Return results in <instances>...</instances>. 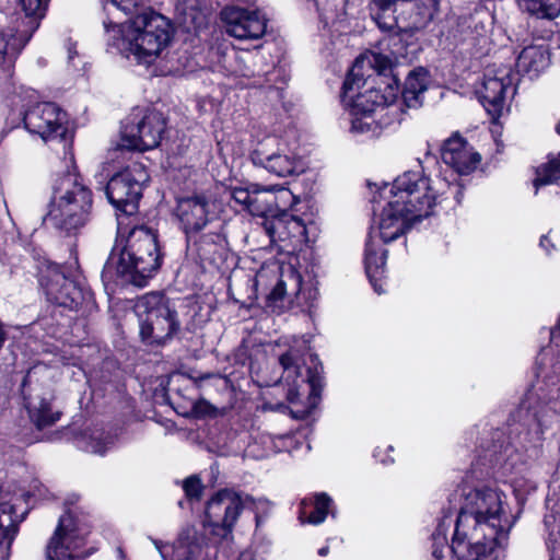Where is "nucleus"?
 Returning <instances> with one entry per match:
<instances>
[{"label":"nucleus","instance_id":"obj_1","mask_svg":"<svg viewBox=\"0 0 560 560\" xmlns=\"http://www.w3.org/2000/svg\"><path fill=\"white\" fill-rule=\"evenodd\" d=\"M454 192L460 202L462 190L458 185L443 179L432 180L419 171H408L399 175L392 184L382 188L387 199L377 226L380 238L389 243L404 235L412 223L429 217L439 199L446 190Z\"/></svg>","mask_w":560,"mask_h":560},{"label":"nucleus","instance_id":"obj_2","mask_svg":"<svg viewBox=\"0 0 560 560\" xmlns=\"http://www.w3.org/2000/svg\"><path fill=\"white\" fill-rule=\"evenodd\" d=\"M463 503L455 524L451 546L457 560H481L493 550L505 520V495L497 488L470 489L460 494Z\"/></svg>","mask_w":560,"mask_h":560},{"label":"nucleus","instance_id":"obj_3","mask_svg":"<svg viewBox=\"0 0 560 560\" xmlns=\"http://www.w3.org/2000/svg\"><path fill=\"white\" fill-rule=\"evenodd\" d=\"M108 43L117 51L137 63H153L168 47L172 25L167 19L155 12H143L125 23L112 19L104 21Z\"/></svg>","mask_w":560,"mask_h":560},{"label":"nucleus","instance_id":"obj_4","mask_svg":"<svg viewBox=\"0 0 560 560\" xmlns=\"http://www.w3.org/2000/svg\"><path fill=\"white\" fill-rule=\"evenodd\" d=\"M162 256L155 233L145 226L133 228L122 246L113 248L104 265L105 281L120 279L124 283L144 287L160 269Z\"/></svg>","mask_w":560,"mask_h":560},{"label":"nucleus","instance_id":"obj_5","mask_svg":"<svg viewBox=\"0 0 560 560\" xmlns=\"http://www.w3.org/2000/svg\"><path fill=\"white\" fill-rule=\"evenodd\" d=\"M72 170L57 176L52 185V197L44 223L47 226L75 233L92 219L93 194L77 173L73 155L70 153Z\"/></svg>","mask_w":560,"mask_h":560},{"label":"nucleus","instance_id":"obj_6","mask_svg":"<svg viewBox=\"0 0 560 560\" xmlns=\"http://www.w3.org/2000/svg\"><path fill=\"white\" fill-rule=\"evenodd\" d=\"M358 62L347 75L342 86V102L350 107L351 128L353 135H366L375 137L381 130L390 125L388 107L398 96V82L394 79L395 88L388 83V93L381 94L376 89H369L354 95L364 82L355 72Z\"/></svg>","mask_w":560,"mask_h":560},{"label":"nucleus","instance_id":"obj_7","mask_svg":"<svg viewBox=\"0 0 560 560\" xmlns=\"http://www.w3.org/2000/svg\"><path fill=\"white\" fill-rule=\"evenodd\" d=\"M560 381L553 378L535 386L526 394L518 409L525 431L518 436L525 448L541 447L544 434L557 421V404L560 401Z\"/></svg>","mask_w":560,"mask_h":560},{"label":"nucleus","instance_id":"obj_8","mask_svg":"<svg viewBox=\"0 0 560 560\" xmlns=\"http://www.w3.org/2000/svg\"><path fill=\"white\" fill-rule=\"evenodd\" d=\"M135 312L139 320L140 337L148 343H163L179 329L176 311L161 293H149L139 298Z\"/></svg>","mask_w":560,"mask_h":560},{"label":"nucleus","instance_id":"obj_9","mask_svg":"<svg viewBox=\"0 0 560 560\" xmlns=\"http://www.w3.org/2000/svg\"><path fill=\"white\" fill-rule=\"evenodd\" d=\"M253 499L233 489H221L206 504L203 527L212 536L226 538Z\"/></svg>","mask_w":560,"mask_h":560},{"label":"nucleus","instance_id":"obj_10","mask_svg":"<svg viewBox=\"0 0 560 560\" xmlns=\"http://www.w3.org/2000/svg\"><path fill=\"white\" fill-rule=\"evenodd\" d=\"M255 287L257 290L266 291V307L273 313L283 310L289 290L298 299L304 295L302 277L292 266L260 268L255 277Z\"/></svg>","mask_w":560,"mask_h":560},{"label":"nucleus","instance_id":"obj_11","mask_svg":"<svg viewBox=\"0 0 560 560\" xmlns=\"http://www.w3.org/2000/svg\"><path fill=\"white\" fill-rule=\"evenodd\" d=\"M24 126L28 132L38 135L44 141L57 140L63 142L65 150L71 145L68 116L57 104L50 102L37 103L24 114Z\"/></svg>","mask_w":560,"mask_h":560},{"label":"nucleus","instance_id":"obj_12","mask_svg":"<svg viewBox=\"0 0 560 560\" xmlns=\"http://www.w3.org/2000/svg\"><path fill=\"white\" fill-rule=\"evenodd\" d=\"M164 130L165 119L160 112L132 113L122 126L120 145L128 150H152L160 144Z\"/></svg>","mask_w":560,"mask_h":560},{"label":"nucleus","instance_id":"obj_13","mask_svg":"<svg viewBox=\"0 0 560 560\" xmlns=\"http://www.w3.org/2000/svg\"><path fill=\"white\" fill-rule=\"evenodd\" d=\"M149 180V174L141 164H132L114 175L106 187V196L117 209L132 213L142 195V187Z\"/></svg>","mask_w":560,"mask_h":560},{"label":"nucleus","instance_id":"obj_14","mask_svg":"<svg viewBox=\"0 0 560 560\" xmlns=\"http://www.w3.org/2000/svg\"><path fill=\"white\" fill-rule=\"evenodd\" d=\"M175 215L186 238H192L196 233L220 221L217 202L205 195L178 199Z\"/></svg>","mask_w":560,"mask_h":560},{"label":"nucleus","instance_id":"obj_15","mask_svg":"<svg viewBox=\"0 0 560 560\" xmlns=\"http://www.w3.org/2000/svg\"><path fill=\"white\" fill-rule=\"evenodd\" d=\"M88 528L67 512L59 518L46 555L48 560H77V551L84 545Z\"/></svg>","mask_w":560,"mask_h":560},{"label":"nucleus","instance_id":"obj_16","mask_svg":"<svg viewBox=\"0 0 560 560\" xmlns=\"http://www.w3.org/2000/svg\"><path fill=\"white\" fill-rule=\"evenodd\" d=\"M253 163L279 177L291 176L303 171L300 158L287 147H280L278 140L268 137L250 154Z\"/></svg>","mask_w":560,"mask_h":560},{"label":"nucleus","instance_id":"obj_17","mask_svg":"<svg viewBox=\"0 0 560 560\" xmlns=\"http://www.w3.org/2000/svg\"><path fill=\"white\" fill-rule=\"evenodd\" d=\"M40 284L50 302L69 310H78L91 296L90 292L68 279L57 265L47 267L40 276Z\"/></svg>","mask_w":560,"mask_h":560},{"label":"nucleus","instance_id":"obj_18","mask_svg":"<svg viewBox=\"0 0 560 560\" xmlns=\"http://www.w3.org/2000/svg\"><path fill=\"white\" fill-rule=\"evenodd\" d=\"M515 81L516 74L508 66L487 69L478 93L483 107L492 117L501 115L506 96L514 94Z\"/></svg>","mask_w":560,"mask_h":560},{"label":"nucleus","instance_id":"obj_19","mask_svg":"<svg viewBox=\"0 0 560 560\" xmlns=\"http://www.w3.org/2000/svg\"><path fill=\"white\" fill-rule=\"evenodd\" d=\"M225 32L237 39L260 38L267 28V20L258 10L240 5H226L221 11Z\"/></svg>","mask_w":560,"mask_h":560},{"label":"nucleus","instance_id":"obj_20","mask_svg":"<svg viewBox=\"0 0 560 560\" xmlns=\"http://www.w3.org/2000/svg\"><path fill=\"white\" fill-rule=\"evenodd\" d=\"M296 202L292 191L283 186H254L253 206L250 214L262 217L264 220L272 219L283 208Z\"/></svg>","mask_w":560,"mask_h":560},{"label":"nucleus","instance_id":"obj_21","mask_svg":"<svg viewBox=\"0 0 560 560\" xmlns=\"http://www.w3.org/2000/svg\"><path fill=\"white\" fill-rule=\"evenodd\" d=\"M42 18L43 15H31L24 12L23 16L16 15L15 26L10 34L0 31V65L7 60L11 62L15 58L37 30Z\"/></svg>","mask_w":560,"mask_h":560},{"label":"nucleus","instance_id":"obj_22","mask_svg":"<svg viewBox=\"0 0 560 560\" xmlns=\"http://www.w3.org/2000/svg\"><path fill=\"white\" fill-rule=\"evenodd\" d=\"M442 161L459 175H467L477 168L481 158L458 133L446 139L441 149Z\"/></svg>","mask_w":560,"mask_h":560},{"label":"nucleus","instance_id":"obj_23","mask_svg":"<svg viewBox=\"0 0 560 560\" xmlns=\"http://www.w3.org/2000/svg\"><path fill=\"white\" fill-rule=\"evenodd\" d=\"M283 208L272 219L264 220L262 226L272 242L303 243L306 241V225L304 221L289 213Z\"/></svg>","mask_w":560,"mask_h":560},{"label":"nucleus","instance_id":"obj_24","mask_svg":"<svg viewBox=\"0 0 560 560\" xmlns=\"http://www.w3.org/2000/svg\"><path fill=\"white\" fill-rule=\"evenodd\" d=\"M163 560H201L203 538L200 537L194 527L182 532L176 544L171 546L155 541Z\"/></svg>","mask_w":560,"mask_h":560},{"label":"nucleus","instance_id":"obj_25","mask_svg":"<svg viewBox=\"0 0 560 560\" xmlns=\"http://www.w3.org/2000/svg\"><path fill=\"white\" fill-rule=\"evenodd\" d=\"M209 228V232L196 233L192 238H186V241L188 249L195 252L201 259L212 262L224 252L226 241L221 232L222 224L220 221Z\"/></svg>","mask_w":560,"mask_h":560},{"label":"nucleus","instance_id":"obj_26","mask_svg":"<svg viewBox=\"0 0 560 560\" xmlns=\"http://www.w3.org/2000/svg\"><path fill=\"white\" fill-rule=\"evenodd\" d=\"M279 363L282 368L279 382L288 386V400L291 404H296L299 388L306 382L301 373L304 363L302 355L298 349L291 348L279 357Z\"/></svg>","mask_w":560,"mask_h":560},{"label":"nucleus","instance_id":"obj_27","mask_svg":"<svg viewBox=\"0 0 560 560\" xmlns=\"http://www.w3.org/2000/svg\"><path fill=\"white\" fill-rule=\"evenodd\" d=\"M364 264L366 275L375 292L383 293L385 290L382 280L385 275L386 250L382 249L375 241L373 232L369 235L365 244Z\"/></svg>","mask_w":560,"mask_h":560},{"label":"nucleus","instance_id":"obj_28","mask_svg":"<svg viewBox=\"0 0 560 560\" xmlns=\"http://www.w3.org/2000/svg\"><path fill=\"white\" fill-rule=\"evenodd\" d=\"M549 61L550 56L545 46H527L517 57V72L527 74L529 78H535L549 66Z\"/></svg>","mask_w":560,"mask_h":560},{"label":"nucleus","instance_id":"obj_29","mask_svg":"<svg viewBox=\"0 0 560 560\" xmlns=\"http://www.w3.org/2000/svg\"><path fill=\"white\" fill-rule=\"evenodd\" d=\"M428 84L429 74L424 68L419 67L409 72L401 91V95L407 106L413 107L420 103V95L427 90Z\"/></svg>","mask_w":560,"mask_h":560},{"label":"nucleus","instance_id":"obj_30","mask_svg":"<svg viewBox=\"0 0 560 560\" xmlns=\"http://www.w3.org/2000/svg\"><path fill=\"white\" fill-rule=\"evenodd\" d=\"M21 522L14 512V506L8 502L0 503V549L9 548Z\"/></svg>","mask_w":560,"mask_h":560},{"label":"nucleus","instance_id":"obj_31","mask_svg":"<svg viewBox=\"0 0 560 560\" xmlns=\"http://www.w3.org/2000/svg\"><path fill=\"white\" fill-rule=\"evenodd\" d=\"M27 408L32 421L38 429L49 427L60 418V412L52 411L50 402L44 398H37L28 401Z\"/></svg>","mask_w":560,"mask_h":560},{"label":"nucleus","instance_id":"obj_32","mask_svg":"<svg viewBox=\"0 0 560 560\" xmlns=\"http://www.w3.org/2000/svg\"><path fill=\"white\" fill-rule=\"evenodd\" d=\"M520 8L540 19H555L560 14V0H517Z\"/></svg>","mask_w":560,"mask_h":560},{"label":"nucleus","instance_id":"obj_33","mask_svg":"<svg viewBox=\"0 0 560 560\" xmlns=\"http://www.w3.org/2000/svg\"><path fill=\"white\" fill-rule=\"evenodd\" d=\"M331 499L326 493H318L315 495L314 510L307 515L306 514V500H302L300 520L302 523H310L318 525L323 523L328 514Z\"/></svg>","mask_w":560,"mask_h":560},{"label":"nucleus","instance_id":"obj_34","mask_svg":"<svg viewBox=\"0 0 560 560\" xmlns=\"http://www.w3.org/2000/svg\"><path fill=\"white\" fill-rule=\"evenodd\" d=\"M115 443V438L105 434L102 431H93L91 434H84L79 440V446L85 452L103 455Z\"/></svg>","mask_w":560,"mask_h":560},{"label":"nucleus","instance_id":"obj_35","mask_svg":"<svg viewBox=\"0 0 560 560\" xmlns=\"http://www.w3.org/2000/svg\"><path fill=\"white\" fill-rule=\"evenodd\" d=\"M560 179V154L549 159V161L537 168L534 186L539 188L542 185L556 183Z\"/></svg>","mask_w":560,"mask_h":560},{"label":"nucleus","instance_id":"obj_36","mask_svg":"<svg viewBox=\"0 0 560 560\" xmlns=\"http://www.w3.org/2000/svg\"><path fill=\"white\" fill-rule=\"evenodd\" d=\"M147 0H103V9L107 15H114L115 12L131 14L139 7L143 5Z\"/></svg>","mask_w":560,"mask_h":560},{"label":"nucleus","instance_id":"obj_37","mask_svg":"<svg viewBox=\"0 0 560 560\" xmlns=\"http://www.w3.org/2000/svg\"><path fill=\"white\" fill-rule=\"evenodd\" d=\"M261 57L259 55H252L249 52H245L240 55L236 58L237 67L235 68V72L244 78H256L260 77V71H256L254 67L257 65Z\"/></svg>","mask_w":560,"mask_h":560},{"label":"nucleus","instance_id":"obj_38","mask_svg":"<svg viewBox=\"0 0 560 560\" xmlns=\"http://www.w3.org/2000/svg\"><path fill=\"white\" fill-rule=\"evenodd\" d=\"M183 489L189 500H200L203 486L197 476H189L183 481Z\"/></svg>","mask_w":560,"mask_h":560},{"label":"nucleus","instance_id":"obj_39","mask_svg":"<svg viewBox=\"0 0 560 560\" xmlns=\"http://www.w3.org/2000/svg\"><path fill=\"white\" fill-rule=\"evenodd\" d=\"M253 196L254 188L249 190L248 188L235 187L231 191V197L233 200L243 207V210H246L250 213V207L253 206Z\"/></svg>","mask_w":560,"mask_h":560},{"label":"nucleus","instance_id":"obj_40","mask_svg":"<svg viewBox=\"0 0 560 560\" xmlns=\"http://www.w3.org/2000/svg\"><path fill=\"white\" fill-rule=\"evenodd\" d=\"M23 12L31 15H43L48 5V0H19Z\"/></svg>","mask_w":560,"mask_h":560},{"label":"nucleus","instance_id":"obj_41","mask_svg":"<svg viewBox=\"0 0 560 560\" xmlns=\"http://www.w3.org/2000/svg\"><path fill=\"white\" fill-rule=\"evenodd\" d=\"M434 545H445L447 542V527L445 526V520H443L436 527L432 535Z\"/></svg>","mask_w":560,"mask_h":560},{"label":"nucleus","instance_id":"obj_42","mask_svg":"<svg viewBox=\"0 0 560 560\" xmlns=\"http://www.w3.org/2000/svg\"><path fill=\"white\" fill-rule=\"evenodd\" d=\"M374 62L377 65L380 72L386 70L389 66V60L386 57H382L381 55L374 56Z\"/></svg>","mask_w":560,"mask_h":560},{"label":"nucleus","instance_id":"obj_43","mask_svg":"<svg viewBox=\"0 0 560 560\" xmlns=\"http://www.w3.org/2000/svg\"><path fill=\"white\" fill-rule=\"evenodd\" d=\"M548 547L550 550V560H560V546L550 545L548 542Z\"/></svg>","mask_w":560,"mask_h":560},{"label":"nucleus","instance_id":"obj_44","mask_svg":"<svg viewBox=\"0 0 560 560\" xmlns=\"http://www.w3.org/2000/svg\"><path fill=\"white\" fill-rule=\"evenodd\" d=\"M374 457H375V458H378L383 464H389V463H393V462H394V459H393V458H390V457H388V458L381 457V452H380V450H378V448H377V450H375V452H374Z\"/></svg>","mask_w":560,"mask_h":560},{"label":"nucleus","instance_id":"obj_45","mask_svg":"<svg viewBox=\"0 0 560 560\" xmlns=\"http://www.w3.org/2000/svg\"><path fill=\"white\" fill-rule=\"evenodd\" d=\"M308 383H310V387H311V394L312 395H317V388H316V384H315V380L313 377L308 378L307 380Z\"/></svg>","mask_w":560,"mask_h":560},{"label":"nucleus","instance_id":"obj_46","mask_svg":"<svg viewBox=\"0 0 560 560\" xmlns=\"http://www.w3.org/2000/svg\"><path fill=\"white\" fill-rule=\"evenodd\" d=\"M548 245H549V240L547 236H542L541 240H540V246L546 248V250L548 252Z\"/></svg>","mask_w":560,"mask_h":560},{"label":"nucleus","instance_id":"obj_47","mask_svg":"<svg viewBox=\"0 0 560 560\" xmlns=\"http://www.w3.org/2000/svg\"><path fill=\"white\" fill-rule=\"evenodd\" d=\"M295 417L296 418H304L305 416H307L308 411L307 410H295L293 411Z\"/></svg>","mask_w":560,"mask_h":560},{"label":"nucleus","instance_id":"obj_48","mask_svg":"<svg viewBox=\"0 0 560 560\" xmlns=\"http://www.w3.org/2000/svg\"><path fill=\"white\" fill-rule=\"evenodd\" d=\"M329 552V547L328 546H325V547H322L318 549V555L322 556V557H325L327 556Z\"/></svg>","mask_w":560,"mask_h":560},{"label":"nucleus","instance_id":"obj_49","mask_svg":"<svg viewBox=\"0 0 560 560\" xmlns=\"http://www.w3.org/2000/svg\"><path fill=\"white\" fill-rule=\"evenodd\" d=\"M433 556H434L435 558H438V559L443 558V556H444V555H443V550H442V549L440 550V549H438V548H434V549H433Z\"/></svg>","mask_w":560,"mask_h":560},{"label":"nucleus","instance_id":"obj_50","mask_svg":"<svg viewBox=\"0 0 560 560\" xmlns=\"http://www.w3.org/2000/svg\"><path fill=\"white\" fill-rule=\"evenodd\" d=\"M77 52L69 48V59L71 60Z\"/></svg>","mask_w":560,"mask_h":560},{"label":"nucleus","instance_id":"obj_51","mask_svg":"<svg viewBox=\"0 0 560 560\" xmlns=\"http://www.w3.org/2000/svg\"><path fill=\"white\" fill-rule=\"evenodd\" d=\"M557 131L560 135V122L557 125Z\"/></svg>","mask_w":560,"mask_h":560},{"label":"nucleus","instance_id":"obj_52","mask_svg":"<svg viewBox=\"0 0 560 560\" xmlns=\"http://www.w3.org/2000/svg\"><path fill=\"white\" fill-rule=\"evenodd\" d=\"M260 84H261V82H260V81H256V82L254 83V85H260Z\"/></svg>","mask_w":560,"mask_h":560},{"label":"nucleus","instance_id":"obj_53","mask_svg":"<svg viewBox=\"0 0 560 560\" xmlns=\"http://www.w3.org/2000/svg\"><path fill=\"white\" fill-rule=\"evenodd\" d=\"M486 558H482L481 560H485Z\"/></svg>","mask_w":560,"mask_h":560}]
</instances>
